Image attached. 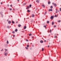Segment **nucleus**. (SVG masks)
I'll list each match as a JSON object with an SVG mask.
<instances>
[{"mask_svg": "<svg viewBox=\"0 0 61 61\" xmlns=\"http://www.w3.org/2000/svg\"><path fill=\"white\" fill-rule=\"evenodd\" d=\"M58 11V12H59V11Z\"/></svg>", "mask_w": 61, "mask_h": 61, "instance_id": "5fc2aeb1", "label": "nucleus"}, {"mask_svg": "<svg viewBox=\"0 0 61 61\" xmlns=\"http://www.w3.org/2000/svg\"><path fill=\"white\" fill-rule=\"evenodd\" d=\"M50 33H51V30H50Z\"/></svg>", "mask_w": 61, "mask_h": 61, "instance_id": "72a5a7b5", "label": "nucleus"}, {"mask_svg": "<svg viewBox=\"0 0 61 61\" xmlns=\"http://www.w3.org/2000/svg\"><path fill=\"white\" fill-rule=\"evenodd\" d=\"M53 18H54V17L53 16H51V19H53Z\"/></svg>", "mask_w": 61, "mask_h": 61, "instance_id": "423d86ee", "label": "nucleus"}, {"mask_svg": "<svg viewBox=\"0 0 61 61\" xmlns=\"http://www.w3.org/2000/svg\"><path fill=\"white\" fill-rule=\"evenodd\" d=\"M50 8H53V6H51V7H50Z\"/></svg>", "mask_w": 61, "mask_h": 61, "instance_id": "bb28decb", "label": "nucleus"}, {"mask_svg": "<svg viewBox=\"0 0 61 61\" xmlns=\"http://www.w3.org/2000/svg\"><path fill=\"white\" fill-rule=\"evenodd\" d=\"M54 27L55 28V27H56V25H54Z\"/></svg>", "mask_w": 61, "mask_h": 61, "instance_id": "c9c22d12", "label": "nucleus"}, {"mask_svg": "<svg viewBox=\"0 0 61 61\" xmlns=\"http://www.w3.org/2000/svg\"><path fill=\"white\" fill-rule=\"evenodd\" d=\"M52 4L54 5L55 7H56V4L54 3H52Z\"/></svg>", "mask_w": 61, "mask_h": 61, "instance_id": "7ed1b4c3", "label": "nucleus"}, {"mask_svg": "<svg viewBox=\"0 0 61 61\" xmlns=\"http://www.w3.org/2000/svg\"><path fill=\"white\" fill-rule=\"evenodd\" d=\"M60 11H61V8H60Z\"/></svg>", "mask_w": 61, "mask_h": 61, "instance_id": "ea45409f", "label": "nucleus"}, {"mask_svg": "<svg viewBox=\"0 0 61 61\" xmlns=\"http://www.w3.org/2000/svg\"><path fill=\"white\" fill-rule=\"evenodd\" d=\"M29 36H30L31 35V34H29Z\"/></svg>", "mask_w": 61, "mask_h": 61, "instance_id": "f704fd0d", "label": "nucleus"}, {"mask_svg": "<svg viewBox=\"0 0 61 61\" xmlns=\"http://www.w3.org/2000/svg\"><path fill=\"white\" fill-rule=\"evenodd\" d=\"M9 43V42H8V41H7V44H8Z\"/></svg>", "mask_w": 61, "mask_h": 61, "instance_id": "a878e982", "label": "nucleus"}, {"mask_svg": "<svg viewBox=\"0 0 61 61\" xmlns=\"http://www.w3.org/2000/svg\"><path fill=\"white\" fill-rule=\"evenodd\" d=\"M11 23V22L10 21H8V23L9 24H10Z\"/></svg>", "mask_w": 61, "mask_h": 61, "instance_id": "39448f33", "label": "nucleus"}, {"mask_svg": "<svg viewBox=\"0 0 61 61\" xmlns=\"http://www.w3.org/2000/svg\"><path fill=\"white\" fill-rule=\"evenodd\" d=\"M26 41H28V40H26Z\"/></svg>", "mask_w": 61, "mask_h": 61, "instance_id": "e433bc0d", "label": "nucleus"}, {"mask_svg": "<svg viewBox=\"0 0 61 61\" xmlns=\"http://www.w3.org/2000/svg\"><path fill=\"white\" fill-rule=\"evenodd\" d=\"M18 1H19V0H18Z\"/></svg>", "mask_w": 61, "mask_h": 61, "instance_id": "603ef678", "label": "nucleus"}, {"mask_svg": "<svg viewBox=\"0 0 61 61\" xmlns=\"http://www.w3.org/2000/svg\"><path fill=\"white\" fill-rule=\"evenodd\" d=\"M18 26L19 27L21 26V25H20L19 24L18 25Z\"/></svg>", "mask_w": 61, "mask_h": 61, "instance_id": "1a4fd4ad", "label": "nucleus"}, {"mask_svg": "<svg viewBox=\"0 0 61 61\" xmlns=\"http://www.w3.org/2000/svg\"><path fill=\"white\" fill-rule=\"evenodd\" d=\"M13 33V34H15V31H13L12 32Z\"/></svg>", "mask_w": 61, "mask_h": 61, "instance_id": "c85d7f7f", "label": "nucleus"}, {"mask_svg": "<svg viewBox=\"0 0 61 61\" xmlns=\"http://www.w3.org/2000/svg\"><path fill=\"white\" fill-rule=\"evenodd\" d=\"M30 7H29L30 8L31 7V6H32V5L31 4L30 5Z\"/></svg>", "mask_w": 61, "mask_h": 61, "instance_id": "4be33fe9", "label": "nucleus"}, {"mask_svg": "<svg viewBox=\"0 0 61 61\" xmlns=\"http://www.w3.org/2000/svg\"><path fill=\"white\" fill-rule=\"evenodd\" d=\"M54 24V22H52V25H53Z\"/></svg>", "mask_w": 61, "mask_h": 61, "instance_id": "f3484780", "label": "nucleus"}, {"mask_svg": "<svg viewBox=\"0 0 61 61\" xmlns=\"http://www.w3.org/2000/svg\"><path fill=\"white\" fill-rule=\"evenodd\" d=\"M51 3V2H48V4H50Z\"/></svg>", "mask_w": 61, "mask_h": 61, "instance_id": "b1692460", "label": "nucleus"}, {"mask_svg": "<svg viewBox=\"0 0 61 61\" xmlns=\"http://www.w3.org/2000/svg\"><path fill=\"white\" fill-rule=\"evenodd\" d=\"M15 35H13V37H15Z\"/></svg>", "mask_w": 61, "mask_h": 61, "instance_id": "c03bdc74", "label": "nucleus"}, {"mask_svg": "<svg viewBox=\"0 0 61 61\" xmlns=\"http://www.w3.org/2000/svg\"><path fill=\"white\" fill-rule=\"evenodd\" d=\"M40 42L41 43H43V41L42 40L41 41H40Z\"/></svg>", "mask_w": 61, "mask_h": 61, "instance_id": "0eeeda50", "label": "nucleus"}, {"mask_svg": "<svg viewBox=\"0 0 61 61\" xmlns=\"http://www.w3.org/2000/svg\"><path fill=\"white\" fill-rule=\"evenodd\" d=\"M18 23V22L17 21L16 22V23Z\"/></svg>", "mask_w": 61, "mask_h": 61, "instance_id": "de8ad7c7", "label": "nucleus"}, {"mask_svg": "<svg viewBox=\"0 0 61 61\" xmlns=\"http://www.w3.org/2000/svg\"><path fill=\"white\" fill-rule=\"evenodd\" d=\"M25 48L26 49H28V48H27V47H25Z\"/></svg>", "mask_w": 61, "mask_h": 61, "instance_id": "2f4dec72", "label": "nucleus"}, {"mask_svg": "<svg viewBox=\"0 0 61 61\" xmlns=\"http://www.w3.org/2000/svg\"><path fill=\"white\" fill-rule=\"evenodd\" d=\"M41 6H42V7H43L44 8H45V5L43 4V3L42 4V5H41Z\"/></svg>", "mask_w": 61, "mask_h": 61, "instance_id": "f03ea898", "label": "nucleus"}, {"mask_svg": "<svg viewBox=\"0 0 61 61\" xmlns=\"http://www.w3.org/2000/svg\"><path fill=\"white\" fill-rule=\"evenodd\" d=\"M5 51H6V52H7V49H5Z\"/></svg>", "mask_w": 61, "mask_h": 61, "instance_id": "dca6fc26", "label": "nucleus"}, {"mask_svg": "<svg viewBox=\"0 0 61 61\" xmlns=\"http://www.w3.org/2000/svg\"><path fill=\"white\" fill-rule=\"evenodd\" d=\"M57 37L56 36H55V38H57Z\"/></svg>", "mask_w": 61, "mask_h": 61, "instance_id": "37998d69", "label": "nucleus"}, {"mask_svg": "<svg viewBox=\"0 0 61 61\" xmlns=\"http://www.w3.org/2000/svg\"><path fill=\"white\" fill-rule=\"evenodd\" d=\"M12 23L13 24H15V22H14V21H12Z\"/></svg>", "mask_w": 61, "mask_h": 61, "instance_id": "2eb2a0df", "label": "nucleus"}, {"mask_svg": "<svg viewBox=\"0 0 61 61\" xmlns=\"http://www.w3.org/2000/svg\"><path fill=\"white\" fill-rule=\"evenodd\" d=\"M34 16H35V15H34L33 14L32 15V17H34Z\"/></svg>", "mask_w": 61, "mask_h": 61, "instance_id": "9b49d317", "label": "nucleus"}, {"mask_svg": "<svg viewBox=\"0 0 61 61\" xmlns=\"http://www.w3.org/2000/svg\"><path fill=\"white\" fill-rule=\"evenodd\" d=\"M46 12H45V14H44V15H46Z\"/></svg>", "mask_w": 61, "mask_h": 61, "instance_id": "58836bf2", "label": "nucleus"}, {"mask_svg": "<svg viewBox=\"0 0 61 61\" xmlns=\"http://www.w3.org/2000/svg\"><path fill=\"white\" fill-rule=\"evenodd\" d=\"M10 6H11V7H12V5H10Z\"/></svg>", "mask_w": 61, "mask_h": 61, "instance_id": "79ce46f5", "label": "nucleus"}, {"mask_svg": "<svg viewBox=\"0 0 61 61\" xmlns=\"http://www.w3.org/2000/svg\"><path fill=\"white\" fill-rule=\"evenodd\" d=\"M45 41V42H46V40H45V41Z\"/></svg>", "mask_w": 61, "mask_h": 61, "instance_id": "09e8293b", "label": "nucleus"}, {"mask_svg": "<svg viewBox=\"0 0 61 61\" xmlns=\"http://www.w3.org/2000/svg\"><path fill=\"white\" fill-rule=\"evenodd\" d=\"M10 10H12V8L10 9Z\"/></svg>", "mask_w": 61, "mask_h": 61, "instance_id": "a19ab883", "label": "nucleus"}, {"mask_svg": "<svg viewBox=\"0 0 61 61\" xmlns=\"http://www.w3.org/2000/svg\"><path fill=\"white\" fill-rule=\"evenodd\" d=\"M49 11H53V10H52V9H49Z\"/></svg>", "mask_w": 61, "mask_h": 61, "instance_id": "20e7f679", "label": "nucleus"}, {"mask_svg": "<svg viewBox=\"0 0 61 61\" xmlns=\"http://www.w3.org/2000/svg\"><path fill=\"white\" fill-rule=\"evenodd\" d=\"M7 28H9V29L10 28H9V26H7Z\"/></svg>", "mask_w": 61, "mask_h": 61, "instance_id": "c756f323", "label": "nucleus"}, {"mask_svg": "<svg viewBox=\"0 0 61 61\" xmlns=\"http://www.w3.org/2000/svg\"><path fill=\"white\" fill-rule=\"evenodd\" d=\"M1 5H2V2L1 3Z\"/></svg>", "mask_w": 61, "mask_h": 61, "instance_id": "49530a36", "label": "nucleus"}, {"mask_svg": "<svg viewBox=\"0 0 61 61\" xmlns=\"http://www.w3.org/2000/svg\"><path fill=\"white\" fill-rule=\"evenodd\" d=\"M7 21H8V20H7Z\"/></svg>", "mask_w": 61, "mask_h": 61, "instance_id": "864d4df0", "label": "nucleus"}, {"mask_svg": "<svg viewBox=\"0 0 61 61\" xmlns=\"http://www.w3.org/2000/svg\"><path fill=\"white\" fill-rule=\"evenodd\" d=\"M29 45H27V47H29Z\"/></svg>", "mask_w": 61, "mask_h": 61, "instance_id": "393cba45", "label": "nucleus"}, {"mask_svg": "<svg viewBox=\"0 0 61 61\" xmlns=\"http://www.w3.org/2000/svg\"><path fill=\"white\" fill-rule=\"evenodd\" d=\"M44 48H42V51H44Z\"/></svg>", "mask_w": 61, "mask_h": 61, "instance_id": "5701e85b", "label": "nucleus"}, {"mask_svg": "<svg viewBox=\"0 0 61 61\" xmlns=\"http://www.w3.org/2000/svg\"><path fill=\"white\" fill-rule=\"evenodd\" d=\"M26 4V3H24L23 4V5H25Z\"/></svg>", "mask_w": 61, "mask_h": 61, "instance_id": "ddd939ff", "label": "nucleus"}, {"mask_svg": "<svg viewBox=\"0 0 61 61\" xmlns=\"http://www.w3.org/2000/svg\"><path fill=\"white\" fill-rule=\"evenodd\" d=\"M7 52H6V51H5L4 52V54L5 56H7Z\"/></svg>", "mask_w": 61, "mask_h": 61, "instance_id": "f257e3e1", "label": "nucleus"}, {"mask_svg": "<svg viewBox=\"0 0 61 61\" xmlns=\"http://www.w3.org/2000/svg\"><path fill=\"white\" fill-rule=\"evenodd\" d=\"M49 47V46H48V47Z\"/></svg>", "mask_w": 61, "mask_h": 61, "instance_id": "8fccbe9b", "label": "nucleus"}, {"mask_svg": "<svg viewBox=\"0 0 61 61\" xmlns=\"http://www.w3.org/2000/svg\"><path fill=\"white\" fill-rule=\"evenodd\" d=\"M32 38H33V37H32Z\"/></svg>", "mask_w": 61, "mask_h": 61, "instance_id": "6e6d98bb", "label": "nucleus"}, {"mask_svg": "<svg viewBox=\"0 0 61 61\" xmlns=\"http://www.w3.org/2000/svg\"><path fill=\"white\" fill-rule=\"evenodd\" d=\"M57 12H58V10L57 9H56V13H57Z\"/></svg>", "mask_w": 61, "mask_h": 61, "instance_id": "aec40b11", "label": "nucleus"}, {"mask_svg": "<svg viewBox=\"0 0 61 61\" xmlns=\"http://www.w3.org/2000/svg\"><path fill=\"white\" fill-rule=\"evenodd\" d=\"M26 26H24V29H26Z\"/></svg>", "mask_w": 61, "mask_h": 61, "instance_id": "9d476101", "label": "nucleus"}, {"mask_svg": "<svg viewBox=\"0 0 61 61\" xmlns=\"http://www.w3.org/2000/svg\"><path fill=\"white\" fill-rule=\"evenodd\" d=\"M15 32H17V29L15 30Z\"/></svg>", "mask_w": 61, "mask_h": 61, "instance_id": "412c9836", "label": "nucleus"}, {"mask_svg": "<svg viewBox=\"0 0 61 61\" xmlns=\"http://www.w3.org/2000/svg\"><path fill=\"white\" fill-rule=\"evenodd\" d=\"M55 17H56V15H55Z\"/></svg>", "mask_w": 61, "mask_h": 61, "instance_id": "3c124183", "label": "nucleus"}, {"mask_svg": "<svg viewBox=\"0 0 61 61\" xmlns=\"http://www.w3.org/2000/svg\"><path fill=\"white\" fill-rule=\"evenodd\" d=\"M3 51V49L2 50H1V51Z\"/></svg>", "mask_w": 61, "mask_h": 61, "instance_id": "473e14b6", "label": "nucleus"}, {"mask_svg": "<svg viewBox=\"0 0 61 61\" xmlns=\"http://www.w3.org/2000/svg\"><path fill=\"white\" fill-rule=\"evenodd\" d=\"M0 14L1 15H3V12H1L0 13Z\"/></svg>", "mask_w": 61, "mask_h": 61, "instance_id": "6e6552de", "label": "nucleus"}, {"mask_svg": "<svg viewBox=\"0 0 61 61\" xmlns=\"http://www.w3.org/2000/svg\"><path fill=\"white\" fill-rule=\"evenodd\" d=\"M36 2H37L38 3H39V2L38 0H36Z\"/></svg>", "mask_w": 61, "mask_h": 61, "instance_id": "f8f14e48", "label": "nucleus"}, {"mask_svg": "<svg viewBox=\"0 0 61 61\" xmlns=\"http://www.w3.org/2000/svg\"><path fill=\"white\" fill-rule=\"evenodd\" d=\"M47 23H48L49 24V21H47Z\"/></svg>", "mask_w": 61, "mask_h": 61, "instance_id": "6ab92c4d", "label": "nucleus"}, {"mask_svg": "<svg viewBox=\"0 0 61 61\" xmlns=\"http://www.w3.org/2000/svg\"><path fill=\"white\" fill-rule=\"evenodd\" d=\"M7 6H9V4H7Z\"/></svg>", "mask_w": 61, "mask_h": 61, "instance_id": "4c0bfd02", "label": "nucleus"}, {"mask_svg": "<svg viewBox=\"0 0 61 61\" xmlns=\"http://www.w3.org/2000/svg\"><path fill=\"white\" fill-rule=\"evenodd\" d=\"M29 8V7L28 6V7H27L26 8V9H28Z\"/></svg>", "mask_w": 61, "mask_h": 61, "instance_id": "4468645a", "label": "nucleus"}, {"mask_svg": "<svg viewBox=\"0 0 61 61\" xmlns=\"http://www.w3.org/2000/svg\"><path fill=\"white\" fill-rule=\"evenodd\" d=\"M32 46H33V47H34V45H32Z\"/></svg>", "mask_w": 61, "mask_h": 61, "instance_id": "a18cd8bd", "label": "nucleus"}, {"mask_svg": "<svg viewBox=\"0 0 61 61\" xmlns=\"http://www.w3.org/2000/svg\"><path fill=\"white\" fill-rule=\"evenodd\" d=\"M27 11V12H30V11L29 10H28Z\"/></svg>", "mask_w": 61, "mask_h": 61, "instance_id": "cd10ccee", "label": "nucleus"}, {"mask_svg": "<svg viewBox=\"0 0 61 61\" xmlns=\"http://www.w3.org/2000/svg\"><path fill=\"white\" fill-rule=\"evenodd\" d=\"M44 27H45V28H46V26H44Z\"/></svg>", "mask_w": 61, "mask_h": 61, "instance_id": "7c9ffc66", "label": "nucleus"}, {"mask_svg": "<svg viewBox=\"0 0 61 61\" xmlns=\"http://www.w3.org/2000/svg\"><path fill=\"white\" fill-rule=\"evenodd\" d=\"M61 20H59L58 21V23H60L61 22Z\"/></svg>", "mask_w": 61, "mask_h": 61, "instance_id": "a211bd4d", "label": "nucleus"}]
</instances>
